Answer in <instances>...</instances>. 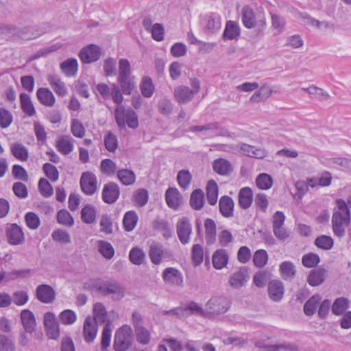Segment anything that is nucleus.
I'll return each mask as SVG.
<instances>
[{
    "label": "nucleus",
    "mask_w": 351,
    "mask_h": 351,
    "mask_svg": "<svg viewBox=\"0 0 351 351\" xmlns=\"http://www.w3.org/2000/svg\"><path fill=\"white\" fill-rule=\"evenodd\" d=\"M336 205L332 216V228L335 236L342 238L350 223V212L347 203L342 199H337Z\"/></svg>",
    "instance_id": "obj_1"
},
{
    "label": "nucleus",
    "mask_w": 351,
    "mask_h": 351,
    "mask_svg": "<svg viewBox=\"0 0 351 351\" xmlns=\"http://www.w3.org/2000/svg\"><path fill=\"white\" fill-rule=\"evenodd\" d=\"M241 20L243 25L247 29L257 27V34H263L266 26L265 19L256 20L253 9L249 5H244L241 10Z\"/></svg>",
    "instance_id": "obj_2"
},
{
    "label": "nucleus",
    "mask_w": 351,
    "mask_h": 351,
    "mask_svg": "<svg viewBox=\"0 0 351 351\" xmlns=\"http://www.w3.org/2000/svg\"><path fill=\"white\" fill-rule=\"evenodd\" d=\"M118 82L124 94L130 95L132 91L130 83V64L126 59L119 61Z\"/></svg>",
    "instance_id": "obj_3"
},
{
    "label": "nucleus",
    "mask_w": 351,
    "mask_h": 351,
    "mask_svg": "<svg viewBox=\"0 0 351 351\" xmlns=\"http://www.w3.org/2000/svg\"><path fill=\"white\" fill-rule=\"evenodd\" d=\"M133 326L134 331L133 336L136 341L142 345H147L151 339V333L148 329L143 326V321L141 315L138 313H133Z\"/></svg>",
    "instance_id": "obj_4"
},
{
    "label": "nucleus",
    "mask_w": 351,
    "mask_h": 351,
    "mask_svg": "<svg viewBox=\"0 0 351 351\" xmlns=\"http://www.w3.org/2000/svg\"><path fill=\"white\" fill-rule=\"evenodd\" d=\"M132 330L128 325L119 328L114 335V348L116 351H125L130 346Z\"/></svg>",
    "instance_id": "obj_5"
},
{
    "label": "nucleus",
    "mask_w": 351,
    "mask_h": 351,
    "mask_svg": "<svg viewBox=\"0 0 351 351\" xmlns=\"http://www.w3.org/2000/svg\"><path fill=\"white\" fill-rule=\"evenodd\" d=\"M230 306V301L226 298H212L206 304V316L208 314L219 315L225 313L229 309Z\"/></svg>",
    "instance_id": "obj_6"
},
{
    "label": "nucleus",
    "mask_w": 351,
    "mask_h": 351,
    "mask_svg": "<svg viewBox=\"0 0 351 351\" xmlns=\"http://www.w3.org/2000/svg\"><path fill=\"white\" fill-rule=\"evenodd\" d=\"M43 324L47 337L50 339L57 340L60 337V326L55 315L51 312H47L44 315Z\"/></svg>",
    "instance_id": "obj_7"
},
{
    "label": "nucleus",
    "mask_w": 351,
    "mask_h": 351,
    "mask_svg": "<svg viewBox=\"0 0 351 351\" xmlns=\"http://www.w3.org/2000/svg\"><path fill=\"white\" fill-rule=\"evenodd\" d=\"M149 256L154 265H159L164 259L171 257L170 251L159 243H152L149 246Z\"/></svg>",
    "instance_id": "obj_8"
},
{
    "label": "nucleus",
    "mask_w": 351,
    "mask_h": 351,
    "mask_svg": "<svg viewBox=\"0 0 351 351\" xmlns=\"http://www.w3.org/2000/svg\"><path fill=\"white\" fill-rule=\"evenodd\" d=\"M178 237L182 244H188L192 234V226L189 218L183 217L180 218L176 224Z\"/></svg>",
    "instance_id": "obj_9"
},
{
    "label": "nucleus",
    "mask_w": 351,
    "mask_h": 351,
    "mask_svg": "<svg viewBox=\"0 0 351 351\" xmlns=\"http://www.w3.org/2000/svg\"><path fill=\"white\" fill-rule=\"evenodd\" d=\"M97 291L101 294H111L112 298L117 300L121 298L124 295L123 289L114 282H97L95 285Z\"/></svg>",
    "instance_id": "obj_10"
},
{
    "label": "nucleus",
    "mask_w": 351,
    "mask_h": 351,
    "mask_svg": "<svg viewBox=\"0 0 351 351\" xmlns=\"http://www.w3.org/2000/svg\"><path fill=\"white\" fill-rule=\"evenodd\" d=\"M80 185L82 191L88 195L94 194L97 189V182L95 174L86 171L82 174L80 178Z\"/></svg>",
    "instance_id": "obj_11"
},
{
    "label": "nucleus",
    "mask_w": 351,
    "mask_h": 351,
    "mask_svg": "<svg viewBox=\"0 0 351 351\" xmlns=\"http://www.w3.org/2000/svg\"><path fill=\"white\" fill-rule=\"evenodd\" d=\"M8 242L12 245H21L25 241V234L22 228L16 223H12L6 228Z\"/></svg>",
    "instance_id": "obj_12"
},
{
    "label": "nucleus",
    "mask_w": 351,
    "mask_h": 351,
    "mask_svg": "<svg viewBox=\"0 0 351 351\" xmlns=\"http://www.w3.org/2000/svg\"><path fill=\"white\" fill-rule=\"evenodd\" d=\"M164 282L169 285L180 287L183 283V276L182 273L174 267L166 268L162 274Z\"/></svg>",
    "instance_id": "obj_13"
},
{
    "label": "nucleus",
    "mask_w": 351,
    "mask_h": 351,
    "mask_svg": "<svg viewBox=\"0 0 351 351\" xmlns=\"http://www.w3.org/2000/svg\"><path fill=\"white\" fill-rule=\"evenodd\" d=\"M101 56V50L99 47L91 44L84 47L80 52L79 56L84 63H91L98 60Z\"/></svg>",
    "instance_id": "obj_14"
},
{
    "label": "nucleus",
    "mask_w": 351,
    "mask_h": 351,
    "mask_svg": "<svg viewBox=\"0 0 351 351\" xmlns=\"http://www.w3.org/2000/svg\"><path fill=\"white\" fill-rule=\"evenodd\" d=\"M98 331L97 324L90 316L86 317L83 325V337L84 341L90 343L95 339Z\"/></svg>",
    "instance_id": "obj_15"
},
{
    "label": "nucleus",
    "mask_w": 351,
    "mask_h": 351,
    "mask_svg": "<svg viewBox=\"0 0 351 351\" xmlns=\"http://www.w3.org/2000/svg\"><path fill=\"white\" fill-rule=\"evenodd\" d=\"M249 278L247 269L243 267L230 276L228 282L232 288L239 289L245 286Z\"/></svg>",
    "instance_id": "obj_16"
},
{
    "label": "nucleus",
    "mask_w": 351,
    "mask_h": 351,
    "mask_svg": "<svg viewBox=\"0 0 351 351\" xmlns=\"http://www.w3.org/2000/svg\"><path fill=\"white\" fill-rule=\"evenodd\" d=\"M36 296L40 302L44 304H50L56 298V292L51 286L40 285L36 289Z\"/></svg>",
    "instance_id": "obj_17"
},
{
    "label": "nucleus",
    "mask_w": 351,
    "mask_h": 351,
    "mask_svg": "<svg viewBox=\"0 0 351 351\" xmlns=\"http://www.w3.org/2000/svg\"><path fill=\"white\" fill-rule=\"evenodd\" d=\"M93 317L92 319L95 321L97 324H106L108 322H112V320H110L108 317H111L112 315H114V311L108 313L104 305L101 302H97L93 306Z\"/></svg>",
    "instance_id": "obj_18"
},
{
    "label": "nucleus",
    "mask_w": 351,
    "mask_h": 351,
    "mask_svg": "<svg viewBox=\"0 0 351 351\" xmlns=\"http://www.w3.org/2000/svg\"><path fill=\"white\" fill-rule=\"evenodd\" d=\"M202 25L206 34H213L221 28V18L218 14L211 13L204 19Z\"/></svg>",
    "instance_id": "obj_19"
},
{
    "label": "nucleus",
    "mask_w": 351,
    "mask_h": 351,
    "mask_svg": "<svg viewBox=\"0 0 351 351\" xmlns=\"http://www.w3.org/2000/svg\"><path fill=\"white\" fill-rule=\"evenodd\" d=\"M268 294L269 298L274 302H280L284 295L285 289L282 282L274 280L268 284Z\"/></svg>",
    "instance_id": "obj_20"
},
{
    "label": "nucleus",
    "mask_w": 351,
    "mask_h": 351,
    "mask_svg": "<svg viewBox=\"0 0 351 351\" xmlns=\"http://www.w3.org/2000/svg\"><path fill=\"white\" fill-rule=\"evenodd\" d=\"M119 196V189L114 183L104 185L102 191V199L108 204L114 203Z\"/></svg>",
    "instance_id": "obj_21"
},
{
    "label": "nucleus",
    "mask_w": 351,
    "mask_h": 351,
    "mask_svg": "<svg viewBox=\"0 0 351 351\" xmlns=\"http://www.w3.org/2000/svg\"><path fill=\"white\" fill-rule=\"evenodd\" d=\"M57 150L63 155H68L73 150V139L68 135L60 136L56 143Z\"/></svg>",
    "instance_id": "obj_22"
},
{
    "label": "nucleus",
    "mask_w": 351,
    "mask_h": 351,
    "mask_svg": "<svg viewBox=\"0 0 351 351\" xmlns=\"http://www.w3.org/2000/svg\"><path fill=\"white\" fill-rule=\"evenodd\" d=\"M165 200L170 208L177 210L182 203V197L176 188L169 187L165 192Z\"/></svg>",
    "instance_id": "obj_23"
},
{
    "label": "nucleus",
    "mask_w": 351,
    "mask_h": 351,
    "mask_svg": "<svg viewBox=\"0 0 351 351\" xmlns=\"http://www.w3.org/2000/svg\"><path fill=\"white\" fill-rule=\"evenodd\" d=\"M21 319L23 326L27 332L32 333L35 330L36 322L32 311L27 309L21 312Z\"/></svg>",
    "instance_id": "obj_24"
},
{
    "label": "nucleus",
    "mask_w": 351,
    "mask_h": 351,
    "mask_svg": "<svg viewBox=\"0 0 351 351\" xmlns=\"http://www.w3.org/2000/svg\"><path fill=\"white\" fill-rule=\"evenodd\" d=\"M228 260L229 256L226 250H217L213 254V265L216 269L224 268L227 265Z\"/></svg>",
    "instance_id": "obj_25"
},
{
    "label": "nucleus",
    "mask_w": 351,
    "mask_h": 351,
    "mask_svg": "<svg viewBox=\"0 0 351 351\" xmlns=\"http://www.w3.org/2000/svg\"><path fill=\"white\" fill-rule=\"evenodd\" d=\"M234 206V202L229 196H222L219 199V211L224 217L229 218L233 216Z\"/></svg>",
    "instance_id": "obj_26"
},
{
    "label": "nucleus",
    "mask_w": 351,
    "mask_h": 351,
    "mask_svg": "<svg viewBox=\"0 0 351 351\" xmlns=\"http://www.w3.org/2000/svg\"><path fill=\"white\" fill-rule=\"evenodd\" d=\"M239 204L243 209H247L252 204L253 192L250 187L241 189L238 195Z\"/></svg>",
    "instance_id": "obj_27"
},
{
    "label": "nucleus",
    "mask_w": 351,
    "mask_h": 351,
    "mask_svg": "<svg viewBox=\"0 0 351 351\" xmlns=\"http://www.w3.org/2000/svg\"><path fill=\"white\" fill-rule=\"evenodd\" d=\"M205 239L207 245H213L216 241V223L212 219L208 218L204 221Z\"/></svg>",
    "instance_id": "obj_28"
},
{
    "label": "nucleus",
    "mask_w": 351,
    "mask_h": 351,
    "mask_svg": "<svg viewBox=\"0 0 351 351\" xmlns=\"http://www.w3.org/2000/svg\"><path fill=\"white\" fill-rule=\"evenodd\" d=\"M47 81L56 93L61 97L68 93L67 88L63 82L56 75H48Z\"/></svg>",
    "instance_id": "obj_29"
},
{
    "label": "nucleus",
    "mask_w": 351,
    "mask_h": 351,
    "mask_svg": "<svg viewBox=\"0 0 351 351\" xmlns=\"http://www.w3.org/2000/svg\"><path fill=\"white\" fill-rule=\"evenodd\" d=\"M213 168L215 172L221 176H226L232 171L230 162L223 158H218L213 161Z\"/></svg>",
    "instance_id": "obj_30"
},
{
    "label": "nucleus",
    "mask_w": 351,
    "mask_h": 351,
    "mask_svg": "<svg viewBox=\"0 0 351 351\" xmlns=\"http://www.w3.org/2000/svg\"><path fill=\"white\" fill-rule=\"evenodd\" d=\"M174 95L178 102L184 104L190 101L195 95L188 86H180L175 88Z\"/></svg>",
    "instance_id": "obj_31"
},
{
    "label": "nucleus",
    "mask_w": 351,
    "mask_h": 351,
    "mask_svg": "<svg viewBox=\"0 0 351 351\" xmlns=\"http://www.w3.org/2000/svg\"><path fill=\"white\" fill-rule=\"evenodd\" d=\"M36 95L38 101L43 105L51 107L55 102L52 92L47 88H40L37 90Z\"/></svg>",
    "instance_id": "obj_32"
},
{
    "label": "nucleus",
    "mask_w": 351,
    "mask_h": 351,
    "mask_svg": "<svg viewBox=\"0 0 351 351\" xmlns=\"http://www.w3.org/2000/svg\"><path fill=\"white\" fill-rule=\"evenodd\" d=\"M10 151L12 154L19 160L25 162L29 158V152L26 147L19 143H14L11 145Z\"/></svg>",
    "instance_id": "obj_33"
},
{
    "label": "nucleus",
    "mask_w": 351,
    "mask_h": 351,
    "mask_svg": "<svg viewBox=\"0 0 351 351\" xmlns=\"http://www.w3.org/2000/svg\"><path fill=\"white\" fill-rule=\"evenodd\" d=\"M322 300L319 294H315L311 296L304 305V313L307 316H312L315 314Z\"/></svg>",
    "instance_id": "obj_34"
},
{
    "label": "nucleus",
    "mask_w": 351,
    "mask_h": 351,
    "mask_svg": "<svg viewBox=\"0 0 351 351\" xmlns=\"http://www.w3.org/2000/svg\"><path fill=\"white\" fill-rule=\"evenodd\" d=\"M240 35V28L239 25L232 21H228L226 23V27L223 34L224 39L234 40Z\"/></svg>",
    "instance_id": "obj_35"
},
{
    "label": "nucleus",
    "mask_w": 351,
    "mask_h": 351,
    "mask_svg": "<svg viewBox=\"0 0 351 351\" xmlns=\"http://www.w3.org/2000/svg\"><path fill=\"white\" fill-rule=\"evenodd\" d=\"M326 270L323 268H318L311 271L307 281L311 286H318L321 285L325 280Z\"/></svg>",
    "instance_id": "obj_36"
},
{
    "label": "nucleus",
    "mask_w": 351,
    "mask_h": 351,
    "mask_svg": "<svg viewBox=\"0 0 351 351\" xmlns=\"http://www.w3.org/2000/svg\"><path fill=\"white\" fill-rule=\"evenodd\" d=\"M60 69L67 77H73L77 74V61L75 58H69L60 64Z\"/></svg>",
    "instance_id": "obj_37"
},
{
    "label": "nucleus",
    "mask_w": 351,
    "mask_h": 351,
    "mask_svg": "<svg viewBox=\"0 0 351 351\" xmlns=\"http://www.w3.org/2000/svg\"><path fill=\"white\" fill-rule=\"evenodd\" d=\"M240 150L242 153L247 156L256 158H263L266 156V152L261 148H256L247 144H241Z\"/></svg>",
    "instance_id": "obj_38"
},
{
    "label": "nucleus",
    "mask_w": 351,
    "mask_h": 351,
    "mask_svg": "<svg viewBox=\"0 0 351 351\" xmlns=\"http://www.w3.org/2000/svg\"><path fill=\"white\" fill-rule=\"evenodd\" d=\"M183 311L184 317L191 315L206 317V308L203 309L197 303L193 301L190 302L185 307H183Z\"/></svg>",
    "instance_id": "obj_39"
},
{
    "label": "nucleus",
    "mask_w": 351,
    "mask_h": 351,
    "mask_svg": "<svg viewBox=\"0 0 351 351\" xmlns=\"http://www.w3.org/2000/svg\"><path fill=\"white\" fill-rule=\"evenodd\" d=\"M206 196L208 202L215 205L218 199V185L215 180H209L206 186Z\"/></svg>",
    "instance_id": "obj_40"
},
{
    "label": "nucleus",
    "mask_w": 351,
    "mask_h": 351,
    "mask_svg": "<svg viewBox=\"0 0 351 351\" xmlns=\"http://www.w3.org/2000/svg\"><path fill=\"white\" fill-rule=\"evenodd\" d=\"M140 90L141 94L145 97H151L154 92L155 87L153 84L152 80L149 76H144L142 77L140 84Z\"/></svg>",
    "instance_id": "obj_41"
},
{
    "label": "nucleus",
    "mask_w": 351,
    "mask_h": 351,
    "mask_svg": "<svg viewBox=\"0 0 351 351\" xmlns=\"http://www.w3.org/2000/svg\"><path fill=\"white\" fill-rule=\"evenodd\" d=\"M204 194L202 190L196 189L191 195L190 204L193 209L199 210L204 206Z\"/></svg>",
    "instance_id": "obj_42"
},
{
    "label": "nucleus",
    "mask_w": 351,
    "mask_h": 351,
    "mask_svg": "<svg viewBox=\"0 0 351 351\" xmlns=\"http://www.w3.org/2000/svg\"><path fill=\"white\" fill-rule=\"evenodd\" d=\"M349 307V301L347 298L341 297L337 298L332 306V312L336 315H340L343 314Z\"/></svg>",
    "instance_id": "obj_43"
},
{
    "label": "nucleus",
    "mask_w": 351,
    "mask_h": 351,
    "mask_svg": "<svg viewBox=\"0 0 351 351\" xmlns=\"http://www.w3.org/2000/svg\"><path fill=\"white\" fill-rule=\"evenodd\" d=\"M154 228L155 230L162 232L166 239L171 237L172 235V228L169 223L165 219L155 221Z\"/></svg>",
    "instance_id": "obj_44"
},
{
    "label": "nucleus",
    "mask_w": 351,
    "mask_h": 351,
    "mask_svg": "<svg viewBox=\"0 0 351 351\" xmlns=\"http://www.w3.org/2000/svg\"><path fill=\"white\" fill-rule=\"evenodd\" d=\"M82 220L87 223H93L96 218V210L95 208L90 205L84 206L81 211Z\"/></svg>",
    "instance_id": "obj_45"
},
{
    "label": "nucleus",
    "mask_w": 351,
    "mask_h": 351,
    "mask_svg": "<svg viewBox=\"0 0 351 351\" xmlns=\"http://www.w3.org/2000/svg\"><path fill=\"white\" fill-rule=\"evenodd\" d=\"M280 271L284 279L292 278L295 275V268L291 261H284L280 265Z\"/></svg>",
    "instance_id": "obj_46"
},
{
    "label": "nucleus",
    "mask_w": 351,
    "mask_h": 351,
    "mask_svg": "<svg viewBox=\"0 0 351 351\" xmlns=\"http://www.w3.org/2000/svg\"><path fill=\"white\" fill-rule=\"evenodd\" d=\"M97 247L99 252L106 258L110 259L114 256V250L110 243L105 241H99Z\"/></svg>",
    "instance_id": "obj_47"
},
{
    "label": "nucleus",
    "mask_w": 351,
    "mask_h": 351,
    "mask_svg": "<svg viewBox=\"0 0 351 351\" xmlns=\"http://www.w3.org/2000/svg\"><path fill=\"white\" fill-rule=\"evenodd\" d=\"M256 186L263 190L269 189L273 185V179L267 173H261L256 179Z\"/></svg>",
    "instance_id": "obj_48"
},
{
    "label": "nucleus",
    "mask_w": 351,
    "mask_h": 351,
    "mask_svg": "<svg viewBox=\"0 0 351 351\" xmlns=\"http://www.w3.org/2000/svg\"><path fill=\"white\" fill-rule=\"evenodd\" d=\"M314 243L318 248L328 250L332 247L334 241L330 236L321 235L315 239Z\"/></svg>",
    "instance_id": "obj_49"
},
{
    "label": "nucleus",
    "mask_w": 351,
    "mask_h": 351,
    "mask_svg": "<svg viewBox=\"0 0 351 351\" xmlns=\"http://www.w3.org/2000/svg\"><path fill=\"white\" fill-rule=\"evenodd\" d=\"M130 111H116V120L119 127L124 128L127 125L129 128L132 127V121L130 117Z\"/></svg>",
    "instance_id": "obj_50"
},
{
    "label": "nucleus",
    "mask_w": 351,
    "mask_h": 351,
    "mask_svg": "<svg viewBox=\"0 0 351 351\" xmlns=\"http://www.w3.org/2000/svg\"><path fill=\"white\" fill-rule=\"evenodd\" d=\"M112 324L110 322L105 325L101 333V348L105 350L110 346L111 339Z\"/></svg>",
    "instance_id": "obj_51"
},
{
    "label": "nucleus",
    "mask_w": 351,
    "mask_h": 351,
    "mask_svg": "<svg viewBox=\"0 0 351 351\" xmlns=\"http://www.w3.org/2000/svg\"><path fill=\"white\" fill-rule=\"evenodd\" d=\"M133 197L136 207H143L147 203L149 193L146 189H139L136 191Z\"/></svg>",
    "instance_id": "obj_52"
},
{
    "label": "nucleus",
    "mask_w": 351,
    "mask_h": 351,
    "mask_svg": "<svg viewBox=\"0 0 351 351\" xmlns=\"http://www.w3.org/2000/svg\"><path fill=\"white\" fill-rule=\"evenodd\" d=\"M53 240L61 244H67L71 242V237L69 232L62 229L55 230L52 234Z\"/></svg>",
    "instance_id": "obj_53"
},
{
    "label": "nucleus",
    "mask_w": 351,
    "mask_h": 351,
    "mask_svg": "<svg viewBox=\"0 0 351 351\" xmlns=\"http://www.w3.org/2000/svg\"><path fill=\"white\" fill-rule=\"evenodd\" d=\"M58 222L64 226L71 227L74 224V219L71 214L65 209L60 210L57 214Z\"/></svg>",
    "instance_id": "obj_54"
},
{
    "label": "nucleus",
    "mask_w": 351,
    "mask_h": 351,
    "mask_svg": "<svg viewBox=\"0 0 351 351\" xmlns=\"http://www.w3.org/2000/svg\"><path fill=\"white\" fill-rule=\"evenodd\" d=\"M319 261V256L317 254L312 252L304 254L302 258V265L307 268L316 267Z\"/></svg>",
    "instance_id": "obj_55"
},
{
    "label": "nucleus",
    "mask_w": 351,
    "mask_h": 351,
    "mask_svg": "<svg viewBox=\"0 0 351 351\" xmlns=\"http://www.w3.org/2000/svg\"><path fill=\"white\" fill-rule=\"evenodd\" d=\"M59 319L62 324L71 325L75 322L77 319V315L73 311L67 309L60 313Z\"/></svg>",
    "instance_id": "obj_56"
},
{
    "label": "nucleus",
    "mask_w": 351,
    "mask_h": 351,
    "mask_svg": "<svg viewBox=\"0 0 351 351\" xmlns=\"http://www.w3.org/2000/svg\"><path fill=\"white\" fill-rule=\"evenodd\" d=\"M38 190L45 197H49L53 193V189L49 181L45 178H40L38 182Z\"/></svg>",
    "instance_id": "obj_57"
},
{
    "label": "nucleus",
    "mask_w": 351,
    "mask_h": 351,
    "mask_svg": "<svg viewBox=\"0 0 351 351\" xmlns=\"http://www.w3.org/2000/svg\"><path fill=\"white\" fill-rule=\"evenodd\" d=\"M193 263L195 266L199 265L204 260V250L202 245L195 244L191 250Z\"/></svg>",
    "instance_id": "obj_58"
},
{
    "label": "nucleus",
    "mask_w": 351,
    "mask_h": 351,
    "mask_svg": "<svg viewBox=\"0 0 351 351\" xmlns=\"http://www.w3.org/2000/svg\"><path fill=\"white\" fill-rule=\"evenodd\" d=\"M268 260V255L265 250H258L255 252L253 256V262L257 267H263Z\"/></svg>",
    "instance_id": "obj_59"
},
{
    "label": "nucleus",
    "mask_w": 351,
    "mask_h": 351,
    "mask_svg": "<svg viewBox=\"0 0 351 351\" xmlns=\"http://www.w3.org/2000/svg\"><path fill=\"white\" fill-rule=\"evenodd\" d=\"M100 170L105 175L112 176L117 170V165L112 160L104 159L101 162Z\"/></svg>",
    "instance_id": "obj_60"
},
{
    "label": "nucleus",
    "mask_w": 351,
    "mask_h": 351,
    "mask_svg": "<svg viewBox=\"0 0 351 351\" xmlns=\"http://www.w3.org/2000/svg\"><path fill=\"white\" fill-rule=\"evenodd\" d=\"M328 164L330 166L337 165L341 166L346 171H351V158L341 157L329 158L328 160Z\"/></svg>",
    "instance_id": "obj_61"
},
{
    "label": "nucleus",
    "mask_w": 351,
    "mask_h": 351,
    "mask_svg": "<svg viewBox=\"0 0 351 351\" xmlns=\"http://www.w3.org/2000/svg\"><path fill=\"white\" fill-rule=\"evenodd\" d=\"M267 351H280V350H286V351H297L298 346L292 343H282L276 345H271L267 346L266 347Z\"/></svg>",
    "instance_id": "obj_62"
},
{
    "label": "nucleus",
    "mask_w": 351,
    "mask_h": 351,
    "mask_svg": "<svg viewBox=\"0 0 351 351\" xmlns=\"http://www.w3.org/2000/svg\"><path fill=\"white\" fill-rule=\"evenodd\" d=\"M43 169L45 176L52 182H56L59 178V172L57 168L50 164L45 163L43 165Z\"/></svg>",
    "instance_id": "obj_63"
},
{
    "label": "nucleus",
    "mask_w": 351,
    "mask_h": 351,
    "mask_svg": "<svg viewBox=\"0 0 351 351\" xmlns=\"http://www.w3.org/2000/svg\"><path fill=\"white\" fill-rule=\"evenodd\" d=\"M0 351H15L13 341L5 335H0Z\"/></svg>",
    "instance_id": "obj_64"
}]
</instances>
